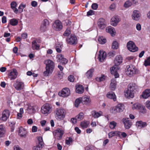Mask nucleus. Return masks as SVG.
<instances>
[{"label": "nucleus", "mask_w": 150, "mask_h": 150, "mask_svg": "<svg viewBox=\"0 0 150 150\" xmlns=\"http://www.w3.org/2000/svg\"><path fill=\"white\" fill-rule=\"evenodd\" d=\"M116 87V81L115 78L112 79L111 80L110 88L112 91H114Z\"/></svg>", "instance_id": "a878e982"}, {"label": "nucleus", "mask_w": 150, "mask_h": 150, "mask_svg": "<svg viewBox=\"0 0 150 150\" xmlns=\"http://www.w3.org/2000/svg\"><path fill=\"white\" fill-rule=\"evenodd\" d=\"M118 47V43L117 41H114L112 44V47L113 49H117Z\"/></svg>", "instance_id": "09e8293b"}, {"label": "nucleus", "mask_w": 150, "mask_h": 150, "mask_svg": "<svg viewBox=\"0 0 150 150\" xmlns=\"http://www.w3.org/2000/svg\"><path fill=\"white\" fill-rule=\"evenodd\" d=\"M132 108L133 110H139V111L142 113H145L146 112V109L145 107L139 103L134 104L132 106Z\"/></svg>", "instance_id": "1a4fd4ad"}, {"label": "nucleus", "mask_w": 150, "mask_h": 150, "mask_svg": "<svg viewBox=\"0 0 150 150\" xmlns=\"http://www.w3.org/2000/svg\"><path fill=\"white\" fill-rule=\"evenodd\" d=\"M60 62L62 63V65H65L67 63L68 60L66 59L63 57Z\"/></svg>", "instance_id": "4d7b16f0"}, {"label": "nucleus", "mask_w": 150, "mask_h": 150, "mask_svg": "<svg viewBox=\"0 0 150 150\" xmlns=\"http://www.w3.org/2000/svg\"><path fill=\"white\" fill-rule=\"evenodd\" d=\"M122 58L120 55H117L115 57L114 62L115 64V67H116L119 65L122 62Z\"/></svg>", "instance_id": "6ab92c4d"}, {"label": "nucleus", "mask_w": 150, "mask_h": 150, "mask_svg": "<svg viewBox=\"0 0 150 150\" xmlns=\"http://www.w3.org/2000/svg\"><path fill=\"white\" fill-rule=\"evenodd\" d=\"M83 115L84 114L82 112H81L76 117L77 121H80L83 119Z\"/></svg>", "instance_id": "79ce46f5"}, {"label": "nucleus", "mask_w": 150, "mask_h": 150, "mask_svg": "<svg viewBox=\"0 0 150 150\" xmlns=\"http://www.w3.org/2000/svg\"><path fill=\"white\" fill-rule=\"evenodd\" d=\"M81 102V98L76 99L75 101L74 104L76 108L78 107Z\"/></svg>", "instance_id": "a18cd8bd"}, {"label": "nucleus", "mask_w": 150, "mask_h": 150, "mask_svg": "<svg viewBox=\"0 0 150 150\" xmlns=\"http://www.w3.org/2000/svg\"><path fill=\"white\" fill-rule=\"evenodd\" d=\"M53 29L59 31L61 30L63 28V25L61 22L59 20H55L52 25Z\"/></svg>", "instance_id": "6e6552de"}, {"label": "nucleus", "mask_w": 150, "mask_h": 150, "mask_svg": "<svg viewBox=\"0 0 150 150\" xmlns=\"http://www.w3.org/2000/svg\"><path fill=\"white\" fill-rule=\"evenodd\" d=\"M27 110L28 112L30 114L34 113L35 112V110L33 106L30 105L28 106Z\"/></svg>", "instance_id": "ea45409f"}, {"label": "nucleus", "mask_w": 150, "mask_h": 150, "mask_svg": "<svg viewBox=\"0 0 150 150\" xmlns=\"http://www.w3.org/2000/svg\"><path fill=\"white\" fill-rule=\"evenodd\" d=\"M146 108L150 110V101L148 100L146 102Z\"/></svg>", "instance_id": "69168bd1"}, {"label": "nucleus", "mask_w": 150, "mask_h": 150, "mask_svg": "<svg viewBox=\"0 0 150 150\" xmlns=\"http://www.w3.org/2000/svg\"><path fill=\"white\" fill-rule=\"evenodd\" d=\"M9 111L8 110H5L2 112L1 117H0V119L2 120L6 121L9 117Z\"/></svg>", "instance_id": "4468645a"}, {"label": "nucleus", "mask_w": 150, "mask_h": 150, "mask_svg": "<svg viewBox=\"0 0 150 150\" xmlns=\"http://www.w3.org/2000/svg\"><path fill=\"white\" fill-rule=\"evenodd\" d=\"M44 63L46 65V70L43 72L44 75L47 76L52 73L54 69L55 64L52 61L49 59L45 60Z\"/></svg>", "instance_id": "f257e3e1"}, {"label": "nucleus", "mask_w": 150, "mask_h": 150, "mask_svg": "<svg viewBox=\"0 0 150 150\" xmlns=\"http://www.w3.org/2000/svg\"><path fill=\"white\" fill-rule=\"evenodd\" d=\"M13 86L17 90H20L23 88L24 83H23L16 81L13 84Z\"/></svg>", "instance_id": "ddd939ff"}, {"label": "nucleus", "mask_w": 150, "mask_h": 150, "mask_svg": "<svg viewBox=\"0 0 150 150\" xmlns=\"http://www.w3.org/2000/svg\"><path fill=\"white\" fill-rule=\"evenodd\" d=\"M32 48L33 50H38L40 49V46L39 45L37 44L36 40H33L32 44Z\"/></svg>", "instance_id": "72a5a7b5"}, {"label": "nucleus", "mask_w": 150, "mask_h": 150, "mask_svg": "<svg viewBox=\"0 0 150 150\" xmlns=\"http://www.w3.org/2000/svg\"><path fill=\"white\" fill-rule=\"evenodd\" d=\"M110 71L111 73L112 74H114L115 78H117L119 77V74L117 73L116 67L113 66L110 69Z\"/></svg>", "instance_id": "bb28decb"}, {"label": "nucleus", "mask_w": 150, "mask_h": 150, "mask_svg": "<svg viewBox=\"0 0 150 150\" xmlns=\"http://www.w3.org/2000/svg\"><path fill=\"white\" fill-rule=\"evenodd\" d=\"M81 103L83 104L88 105L90 103L91 100L88 96H86L81 98Z\"/></svg>", "instance_id": "aec40b11"}, {"label": "nucleus", "mask_w": 150, "mask_h": 150, "mask_svg": "<svg viewBox=\"0 0 150 150\" xmlns=\"http://www.w3.org/2000/svg\"><path fill=\"white\" fill-rule=\"evenodd\" d=\"M49 24V22L47 19H44L40 27V30L44 32L46 30L47 27Z\"/></svg>", "instance_id": "a211bd4d"}, {"label": "nucleus", "mask_w": 150, "mask_h": 150, "mask_svg": "<svg viewBox=\"0 0 150 150\" xmlns=\"http://www.w3.org/2000/svg\"><path fill=\"white\" fill-rule=\"evenodd\" d=\"M96 79L97 81H103L105 80L104 76H102L100 77H97L96 78Z\"/></svg>", "instance_id": "bf43d9fd"}, {"label": "nucleus", "mask_w": 150, "mask_h": 150, "mask_svg": "<svg viewBox=\"0 0 150 150\" xmlns=\"http://www.w3.org/2000/svg\"><path fill=\"white\" fill-rule=\"evenodd\" d=\"M125 72L128 76H131L136 74L137 72L134 66L132 65H130L127 66Z\"/></svg>", "instance_id": "39448f33"}, {"label": "nucleus", "mask_w": 150, "mask_h": 150, "mask_svg": "<svg viewBox=\"0 0 150 150\" xmlns=\"http://www.w3.org/2000/svg\"><path fill=\"white\" fill-rule=\"evenodd\" d=\"M76 91L77 93L81 94L84 91V87L82 85H79L76 88Z\"/></svg>", "instance_id": "2f4dec72"}, {"label": "nucleus", "mask_w": 150, "mask_h": 150, "mask_svg": "<svg viewBox=\"0 0 150 150\" xmlns=\"http://www.w3.org/2000/svg\"><path fill=\"white\" fill-rule=\"evenodd\" d=\"M72 139L71 137H69L68 139H66L65 140L66 144L67 145H69L72 142Z\"/></svg>", "instance_id": "13d9d810"}, {"label": "nucleus", "mask_w": 150, "mask_h": 150, "mask_svg": "<svg viewBox=\"0 0 150 150\" xmlns=\"http://www.w3.org/2000/svg\"><path fill=\"white\" fill-rule=\"evenodd\" d=\"M124 109V105L120 103L117 104L115 107L111 108L110 110L112 113L115 114L117 112H122Z\"/></svg>", "instance_id": "20e7f679"}, {"label": "nucleus", "mask_w": 150, "mask_h": 150, "mask_svg": "<svg viewBox=\"0 0 150 150\" xmlns=\"http://www.w3.org/2000/svg\"><path fill=\"white\" fill-rule=\"evenodd\" d=\"M141 16V13L139 11L135 10L133 11V14L132 15V18H140Z\"/></svg>", "instance_id": "f704fd0d"}, {"label": "nucleus", "mask_w": 150, "mask_h": 150, "mask_svg": "<svg viewBox=\"0 0 150 150\" xmlns=\"http://www.w3.org/2000/svg\"><path fill=\"white\" fill-rule=\"evenodd\" d=\"M66 41L67 44L74 45L77 43L78 40L75 35L72 34L69 37L66 38Z\"/></svg>", "instance_id": "423d86ee"}, {"label": "nucleus", "mask_w": 150, "mask_h": 150, "mask_svg": "<svg viewBox=\"0 0 150 150\" xmlns=\"http://www.w3.org/2000/svg\"><path fill=\"white\" fill-rule=\"evenodd\" d=\"M18 132L19 135L21 137H25L27 133V132L25 129L22 127H20L19 128V130Z\"/></svg>", "instance_id": "b1692460"}, {"label": "nucleus", "mask_w": 150, "mask_h": 150, "mask_svg": "<svg viewBox=\"0 0 150 150\" xmlns=\"http://www.w3.org/2000/svg\"><path fill=\"white\" fill-rule=\"evenodd\" d=\"M147 124L146 122H143L142 121H139L136 122V126L139 128H142L146 127Z\"/></svg>", "instance_id": "cd10ccee"}, {"label": "nucleus", "mask_w": 150, "mask_h": 150, "mask_svg": "<svg viewBox=\"0 0 150 150\" xmlns=\"http://www.w3.org/2000/svg\"><path fill=\"white\" fill-rule=\"evenodd\" d=\"M98 27L100 29H103L105 28L106 23L105 19H99L97 23Z\"/></svg>", "instance_id": "2eb2a0df"}, {"label": "nucleus", "mask_w": 150, "mask_h": 150, "mask_svg": "<svg viewBox=\"0 0 150 150\" xmlns=\"http://www.w3.org/2000/svg\"><path fill=\"white\" fill-rule=\"evenodd\" d=\"M89 122H81L80 125L83 128H86L88 126Z\"/></svg>", "instance_id": "de8ad7c7"}, {"label": "nucleus", "mask_w": 150, "mask_h": 150, "mask_svg": "<svg viewBox=\"0 0 150 150\" xmlns=\"http://www.w3.org/2000/svg\"><path fill=\"white\" fill-rule=\"evenodd\" d=\"M137 86L135 83H130L128 85V89L130 91L135 92V90L137 88Z\"/></svg>", "instance_id": "c85d7f7f"}, {"label": "nucleus", "mask_w": 150, "mask_h": 150, "mask_svg": "<svg viewBox=\"0 0 150 150\" xmlns=\"http://www.w3.org/2000/svg\"><path fill=\"white\" fill-rule=\"evenodd\" d=\"M55 117L58 120H63L65 116V111L62 108L56 109L55 111Z\"/></svg>", "instance_id": "f03ea898"}, {"label": "nucleus", "mask_w": 150, "mask_h": 150, "mask_svg": "<svg viewBox=\"0 0 150 150\" xmlns=\"http://www.w3.org/2000/svg\"><path fill=\"white\" fill-rule=\"evenodd\" d=\"M121 132L118 131H115L110 132L108 134V136L109 138H111L114 136H117L120 137Z\"/></svg>", "instance_id": "393cba45"}, {"label": "nucleus", "mask_w": 150, "mask_h": 150, "mask_svg": "<svg viewBox=\"0 0 150 150\" xmlns=\"http://www.w3.org/2000/svg\"><path fill=\"white\" fill-rule=\"evenodd\" d=\"M43 147V146L38 144L36 145L33 146L32 149L33 150H41Z\"/></svg>", "instance_id": "49530a36"}, {"label": "nucleus", "mask_w": 150, "mask_h": 150, "mask_svg": "<svg viewBox=\"0 0 150 150\" xmlns=\"http://www.w3.org/2000/svg\"><path fill=\"white\" fill-rule=\"evenodd\" d=\"M120 21V19H111L110 24L113 26H116L118 23Z\"/></svg>", "instance_id": "4c0bfd02"}, {"label": "nucleus", "mask_w": 150, "mask_h": 150, "mask_svg": "<svg viewBox=\"0 0 150 150\" xmlns=\"http://www.w3.org/2000/svg\"><path fill=\"white\" fill-rule=\"evenodd\" d=\"M56 51L58 53H60L61 51L62 45L60 44H58L55 47Z\"/></svg>", "instance_id": "603ef678"}, {"label": "nucleus", "mask_w": 150, "mask_h": 150, "mask_svg": "<svg viewBox=\"0 0 150 150\" xmlns=\"http://www.w3.org/2000/svg\"><path fill=\"white\" fill-rule=\"evenodd\" d=\"M25 4H24L23 3H21L18 8V12L20 13H21L23 11V9L26 7Z\"/></svg>", "instance_id": "37998d69"}, {"label": "nucleus", "mask_w": 150, "mask_h": 150, "mask_svg": "<svg viewBox=\"0 0 150 150\" xmlns=\"http://www.w3.org/2000/svg\"><path fill=\"white\" fill-rule=\"evenodd\" d=\"M94 71L93 69H89L86 73V75L88 79L91 78L93 76V73Z\"/></svg>", "instance_id": "58836bf2"}, {"label": "nucleus", "mask_w": 150, "mask_h": 150, "mask_svg": "<svg viewBox=\"0 0 150 150\" xmlns=\"http://www.w3.org/2000/svg\"><path fill=\"white\" fill-rule=\"evenodd\" d=\"M107 97L109 98L112 99L114 101L116 100V96L115 93L112 92H109L107 95Z\"/></svg>", "instance_id": "473e14b6"}, {"label": "nucleus", "mask_w": 150, "mask_h": 150, "mask_svg": "<svg viewBox=\"0 0 150 150\" xmlns=\"http://www.w3.org/2000/svg\"><path fill=\"white\" fill-rule=\"evenodd\" d=\"M11 7L12 9L15 13L17 14L18 12V9L16 8L17 6V4L15 1L12 2L11 4Z\"/></svg>", "instance_id": "7c9ffc66"}, {"label": "nucleus", "mask_w": 150, "mask_h": 150, "mask_svg": "<svg viewBox=\"0 0 150 150\" xmlns=\"http://www.w3.org/2000/svg\"><path fill=\"white\" fill-rule=\"evenodd\" d=\"M10 23L12 25H16L18 23V21L17 19H11Z\"/></svg>", "instance_id": "3c124183"}, {"label": "nucleus", "mask_w": 150, "mask_h": 150, "mask_svg": "<svg viewBox=\"0 0 150 150\" xmlns=\"http://www.w3.org/2000/svg\"><path fill=\"white\" fill-rule=\"evenodd\" d=\"M71 33V29L69 28H68L65 30L63 34L64 36H68Z\"/></svg>", "instance_id": "c03bdc74"}, {"label": "nucleus", "mask_w": 150, "mask_h": 150, "mask_svg": "<svg viewBox=\"0 0 150 150\" xmlns=\"http://www.w3.org/2000/svg\"><path fill=\"white\" fill-rule=\"evenodd\" d=\"M134 93L132 91H130L128 89L125 92V96L128 98H132L134 96Z\"/></svg>", "instance_id": "4be33fe9"}, {"label": "nucleus", "mask_w": 150, "mask_h": 150, "mask_svg": "<svg viewBox=\"0 0 150 150\" xmlns=\"http://www.w3.org/2000/svg\"><path fill=\"white\" fill-rule=\"evenodd\" d=\"M28 35L27 33H24L21 35V38L23 39H25L27 38Z\"/></svg>", "instance_id": "0e129e2a"}, {"label": "nucleus", "mask_w": 150, "mask_h": 150, "mask_svg": "<svg viewBox=\"0 0 150 150\" xmlns=\"http://www.w3.org/2000/svg\"><path fill=\"white\" fill-rule=\"evenodd\" d=\"M132 3L129 1H127L125 2L124 5V6L126 8H127L131 6Z\"/></svg>", "instance_id": "864d4df0"}, {"label": "nucleus", "mask_w": 150, "mask_h": 150, "mask_svg": "<svg viewBox=\"0 0 150 150\" xmlns=\"http://www.w3.org/2000/svg\"><path fill=\"white\" fill-rule=\"evenodd\" d=\"M52 107L49 104L46 103L44 105L41 109V112L44 114H48L52 111Z\"/></svg>", "instance_id": "0eeeda50"}, {"label": "nucleus", "mask_w": 150, "mask_h": 150, "mask_svg": "<svg viewBox=\"0 0 150 150\" xmlns=\"http://www.w3.org/2000/svg\"><path fill=\"white\" fill-rule=\"evenodd\" d=\"M106 54L105 52L100 51L99 54L98 56V58L100 62H102L105 59Z\"/></svg>", "instance_id": "412c9836"}, {"label": "nucleus", "mask_w": 150, "mask_h": 150, "mask_svg": "<svg viewBox=\"0 0 150 150\" xmlns=\"http://www.w3.org/2000/svg\"><path fill=\"white\" fill-rule=\"evenodd\" d=\"M115 54V51H112L108 53V54L111 57L114 56Z\"/></svg>", "instance_id": "774afa93"}, {"label": "nucleus", "mask_w": 150, "mask_h": 150, "mask_svg": "<svg viewBox=\"0 0 150 150\" xmlns=\"http://www.w3.org/2000/svg\"><path fill=\"white\" fill-rule=\"evenodd\" d=\"M65 25L67 26L68 28H71L74 25V23L73 22L70 21L69 19H66L64 21Z\"/></svg>", "instance_id": "c9c22d12"}, {"label": "nucleus", "mask_w": 150, "mask_h": 150, "mask_svg": "<svg viewBox=\"0 0 150 150\" xmlns=\"http://www.w3.org/2000/svg\"><path fill=\"white\" fill-rule=\"evenodd\" d=\"M150 96V89H147L143 92L141 96L143 98L146 99Z\"/></svg>", "instance_id": "5701e85b"}, {"label": "nucleus", "mask_w": 150, "mask_h": 150, "mask_svg": "<svg viewBox=\"0 0 150 150\" xmlns=\"http://www.w3.org/2000/svg\"><path fill=\"white\" fill-rule=\"evenodd\" d=\"M64 133V130L61 128H57L53 132L54 138L59 140L62 139Z\"/></svg>", "instance_id": "7ed1b4c3"}, {"label": "nucleus", "mask_w": 150, "mask_h": 150, "mask_svg": "<svg viewBox=\"0 0 150 150\" xmlns=\"http://www.w3.org/2000/svg\"><path fill=\"white\" fill-rule=\"evenodd\" d=\"M127 49L131 52H134L138 50V48L136 46L134 43L132 41H129L127 45Z\"/></svg>", "instance_id": "9d476101"}, {"label": "nucleus", "mask_w": 150, "mask_h": 150, "mask_svg": "<svg viewBox=\"0 0 150 150\" xmlns=\"http://www.w3.org/2000/svg\"><path fill=\"white\" fill-rule=\"evenodd\" d=\"M5 130L3 125H0V137H2L5 136Z\"/></svg>", "instance_id": "e433bc0d"}, {"label": "nucleus", "mask_w": 150, "mask_h": 150, "mask_svg": "<svg viewBox=\"0 0 150 150\" xmlns=\"http://www.w3.org/2000/svg\"><path fill=\"white\" fill-rule=\"evenodd\" d=\"M38 144L43 146L44 143L43 142L42 138L41 137H38Z\"/></svg>", "instance_id": "5fc2aeb1"}, {"label": "nucleus", "mask_w": 150, "mask_h": 150, "mask_svg": "<svg viewBox=\"0 0 150 150\" xmlns=\"http://www.w3.org/2000/svg\"><path fill=\"white\" fill-rule=\"evenodd\" d=\"M98 5L96 3H93L91 6L92 9L93 10H96L98 7Z\"/></svg>", "instance_id": "052dcab7"}, {"label": "nucleus", "mask_w": 150, "mask_h": 150, "mask_svg": "<svg viewBox=\"0 0 150 150\" xmlns=\"http://www.w3.org/2000/svg\"><path fill=\"white\" fill-rule=\"evenodd\" d=\"M18 74L17 70L15 69H13L12 71H11L9 74V77L11 80H14L16 79Z\"/></svg>", "instance_id": "dca6fc26"}, {"label": "nucleus", "mask_w": 150, "mask_h": 150, "mask_svg": "<svg viewBox=\"0 0 150 150\" xmlns=\"http://www.w3.org/2000/svg\"><path fill=\"white\" fill-rule=\"evenodd\" d=\"M117 123L115 121H113L110 122L109 127L110 128L113 129L116 126Z\"/></svg>", "instance_id": "8fccbe9b"}, {"label": "nucleus", "mask_w": 150, "mask_h": 150, "mask_svg": "<svg viewBox=\"0 0 150 150\" xmlns=\"http://www.w3.org/2000/svg\"><path fill=\"white\" fill-rule=\"evenodd\" d=\"M122 121L126 129H128L130 128L132 125V123L129 118L122 119Z\"/></svg>", "instance_id": "f8f14e48"}, {"label": "nucleus", "mask_w": 150, "mask_h": 150, "mask_svg": "<svg viewBox=\"0 0 150 150\" xmlns=\"http://www.w3.org/2000/svg\"><path fill=\"white\" fill-rule=\"evenodd\" d=\"M106 31L110 33L112 36H115L116 34L115 28L111 26H109L106 28Z\"/></svg>", "instance_id": "f3484780"}, {"label": "nucleus", "mask_w": 150, "mask_h": 150, "mask_svg": "<svg viewBox=\"0 0 150 150\" xmlns=\"http://www.w3.org/2000/svg\"><path fill=\"white\" fill-rule=\"evenodd\" d=\"M57 59L59 60V62L61 61V60L62 59L63 57L62 56V54H59L57 56Z\"/></svg>", "instance_id": "338daca9"}, {"label": "nucleus", "mask_w": 150, "mask_h": 150, "mask_svg": "<svg viewBox=\"0 0 150 150\" xmlns=\"http://www.w3.org/2000/svg\"><path fill=\"white\" fill-rule=\"evenodd\" d=\"M59 96L63 97H67L70 94V91L69 88H63L61 92L58 94Z\"/></svg>", "instance_id": "9b49d317"}, {"label": "nucleus", "mask_w": 150, "mask_h": 150, "mask_svg": "<svg viewBox=\"0 0 150 150\" xmlns=\"http://www.w3.org/2000/svg\"><path fill=\"white\" fill-rule=\"evenodd\" d=\"M95 11L92 10H90L87 13V15L88 16H91L94 15Z\"/></svg>", "instance_id": "e2e57ef3"}, {"label": "nucleus", "mask_w": 150, "mask_h": 150, "mask_svg": "<svg viewBox=\"0 0 150 150\" xmlns=\"http://www.w3.org/2000/svg\"><path fill=\"white\" fill-rule=\"evenodd\" d=\"M92 113L93 117L95 118H96L101 116L103 113L100 111H99L98 112H96L95 111H93L92 112Z\"/></svg>", "instance_id": "c756f323"}, {"label": "nucleus", "mask_w": 150, "mask_h": 150, "mask_svg": "<svg viewBox=\"0 0 150 150\" xmlns=\"http://www.w3.org/2000/svg\"><path fill=\"white\" fill-rule=\"evenodd\" d=\"M98 41L100 44H104L106 43V40L105 38L103 37V36H101L100 37L98 38Z\"/></svg>", "instance_id": "a19ab883"}, {"label": "nucleus", "mask_w": 150, "mask_h": 150, "mask_svg": "<svg viewBox=\"0 0 150 150\" xmlns=\"http://www.w3.org/2000/svg\"><path fill=\"white\" fill-rule=\"evenodd\" d=\"M68 79L70 82H73L74 81V78L73 76L71 75L68 77Z\"/></svg>", "instance_id": "680f3d73"}, {"label": "nucleus", "mask_w": 150, "mask_h": 150, "mask_svg": "<svg viewBox=\"0 0 150 150\" xmlns=\"http://www.w3.org/2000/svg\"><path fill=\"white\" fill-rule=\"evenodd\" d=\"M144 65L145 66H150V57L148 58L145 61Z\"/></svg>", "instance_id": "6e6d98bb"}]
</instances>
